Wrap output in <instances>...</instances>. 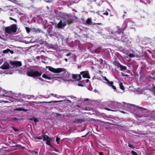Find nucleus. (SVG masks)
<instances>
[{
    "label": "nucleus",
    "mask_w": 155,
    "mask_h": 155,
    "mask_svg": "<svg viewBox=\"0 0 155 155\" xmlns=\"http://www.w3.org/2000/svg\"><path fill=\"white\" fill-rule=\"evenodd\" d=\"M18 28L15 24L11 25L10 26L6 27L5 29V33L11 34L16 32Z\"/></svg>",
    "instance_id": "f257e3e1"
},
{
    "label": "nucleus",
    "mask_w": 155,
    "mask_h": 155,
    "mask_svg": "<svg viewBox=\"0 0 155 155\" xmlns=\"http://www.w3.org/2000/svg\"><path fill=\"white\" fill-rule=\"evenodd\" d=\"M42 74V72H39L37 70H34L27 71L26 72V74L28 76L33 78L40 77Z\"/></svg>",
    "instance_id": "f03ea898"
},
{
    "label": "nucleus",
    "mask_w": 155,
    "mask_h": 155,
    "mask_svg": "<svg viewBox=\"0 0 155 155\" xmlns=\"http://www.w3.org/2000/svg\"><path fill=\"white\" fill-rule=\"evenodd\" d=\"M46 68L48 69V70L54 73H60L62 72L64 69H62V68H55L50 66H47Z\"/></svg>",
    "instance_id": "7ed1b4c3"
},
{
    "label": "nucleus",
    "mask_w": 155,
    "mask_h": 155,
    "mask_svg": "<svg viewBox=\"0 0 155 155\" xmlns=\"http://www.w3.org/2000/svg\"><path fill=\"white\" fill-rule=\"evenodd\" d=\"M64 18L67 21L68 25H70L74 23V19L71 16L69 15H66Z\"/></svg>",
    "instance_id": "20e7f679"
},
{
    "label": "nucleus",
    "mask_w": 155,
    "mask_h": 155,
    "mask_svg": "<svg viewBox=\"0 0 155 155\" xmlns=\"http://www.w3.org/2000/svg\"><path fill=\"white\" fill-rule=\"evenodd\" d=\"M81 75H82V77L84 78H87L90 79L91 78L89 74V72L88 71H82L80 73Z\"/></svg>",
    "instance_id": "39448f33"
},
{
    "label": "nucleus",
    "mask_w": 155,
    "mask_h": 155,
    "mask_svg": "<svg viewBox=\"0 0 155 155\" xmlns=\"http://www.w3.org/2000/svg\"><path fill=\"white\" fill-rule=\"evenodd\" d=\"M0 68L3 70H8L12 69V67L7 62H5L0 67Z\"/></svg>",
    "instance_id": "423d86ee"
},
{
    "label": "nucleus",
    "mask_w": 155,
    "mask_h": 155,
    "mask_svg": "<svg viewBox=\"0 0 155 155\" xmlns=\"http://www.w3.org/2000/svg\"><path fill=\"white\" fill-rule=\"evenodd\" d=\"M67 22L64 21L63 22L62 20H60L58 24L57 27L58 29L62 28L66 26Z\"/></svg>",
    "instance_id": "0eeeda50"
},
{
    "label": "nucleus",
    "mask_w": 155,
    "mask_h": 155,
    "mask_svg": "<svg viewBox=\"0 0 155 155\" xmlns=\"http://www.w3.org/2000/svg\"><path fill=\"white\" fill-rule=\"evenodd\" d=\"M10 64L12 66H14L16 67H20L22 65L21 61H11L9 62Z\"/></svg>",
    "instance_id": "6e6552de"
},
{
    "label": "nucleus",
    "mask_w": 155,
    "mask_h": 155,
    "mask_svg": "<svg viewBox=\"0 0 155 155\" xmlns=\"http://www.w3.org/2000/svg\"><path fill=\"white\" fill-rule=\"evenodd\" d=\"M72 78L75 81H79L81 79L82 77L80 74H72Z\"/></svg>",
    "instance_id": "1a4fd4ad"
},
{
    "label": "nucleus",
    "mask_w": 155,
    "mask_h": 155,
    "mask_svg": "<svg viewBox=\"0 0 155 155\" xmlns=\"http://www.w3.org/2000/svg\"><path fill=\"white\" fill-rule=\"evenodd\" d=\"M62 69H64V70L62 71V72H64V75H65V78H68L70 77L71 75L67 71L66 69L64 68H62Z\"/></svg>",
    "instance_id": "9d476101"
},
{
    "label": "nucleus",
    "mask_w": 155,
    "mask_h": 155,
    "mask_svg": "<svg viewBox=\"0 0 155 155\" xmlns=\"http://www.w3.org/2000/svg\"><path fill=\"white\" fill-rule=\"evenodd\" d=\"M43 134H44V133ZM42 137L43 138L44 141H46L48 140H51V138L46 135H43Z\"/></svg>",
    "instance_id": "9b49d317"
},
{
    "label": "nucleus",
    "mask_w": 155,
    "mask_h": 155,
    "mask_svg": "<svg viewBox=\"0 0 155 155\" xmlns=\"http://www.w3.org/2000/svg\"><path fill=\"white\" fill-rule=\"evenodd\" d=\"M113 64L115 66L117 67V68H120L121 65L119 62L117 61H114L113 62Z\"/></svg>",
    "instance_id": "f8f14e48"
},
{
    "label": "nucleus",
    "mask_w": 155,
    "mask_h": 155,
    "mask_svg": "<svg viewBox=\"0 0 155 155\" xmlns=\"http://www.w3.org/2000/svg\"><path fill=\"white\" fill-rule=\"evenodd\" d=\"M121 38H122V40L121 41L122 42H123L124 43H125L124 44V45H127V41L125 40L126 39V37L125 36H123Z\"/></svg>",
    "instance_id": "ddd939ff"
},
{
    "label": "nucleus",
    "mask_w": 155,
    "mask_h": 155,
    "mask_svg": "<svg viewBox=\"0 0 155 155\" xmlns=\"http://www.w3.org/2000/svg\"><path fill=\"white\" fill-rule=\"evenodd\" d=\"M42 77L45 79H46L48 80H51L53 78H51L47 75L45 74H44L42 76Z\"/></svg>",
    "instance_id": "4468645a"
},
{
    "label": "nucleus",
    "mask_w": 155,
    "mask_h": 155,
    "mask_svg": "<svg viewBox=\"0 0 155 155\" xmlns=\"http://www.w3.org/2000/svg\"><path fill=\"white\" fill-rule=\"evenodd\" d=\"M52 140H46V144L48 145H49L51 147H53V146L51 144V141Z\"/></svg>",
    "instance_id": "2eb2a0df"
},
{
    "label": "nucleus",
    "mask_w": 155,
    "mask_h": 155,
    "mask_svg": "<svg viewBox=\"0 0 155 155\" xmlns=\"http://www.w3.org/2000/svg\"><path fill=\"white\" fill-rule=\"evenodd\" d=\"M86 23L88 25H91L92 23V21L90 18H88L86 21Z\"/></svg>",
    "instance_id": "dca6fc26"
},
{
    "label": "nucleus",
    "mask_w": 155,
    "mask_h": 155,
    "mask_svg": "<svg viewBox=\"0 0 155 155\" xmlns=\"http://www.w3.org/2000/svg\"><path fill=\"white\" fill-rule=\"evenodd\" d=\"M120 68V70L121 71L126 70L127 69V67L126 66H123L121 64V65Z\"/></svg>",
    "instance_id": "f3484780"
},
{
    "label": "nucleus",
    "mask_w": 155,
    "mask_h": 155,
    "mask_svg": "<svg viewBox=\"0 0 155 155\" xmlns=\"http://www.w3.org/2000/svg\"><path fill=\"white\" fill-rule=\"evenodd\" d=\"M96 0H88L87 1V4L90 5L93 2H96Z\"/></svg>",
    "instance_id": "a211bd4d"
},
{
    "label": "nucleus",
    "mask_w": 155,
    "mask_h": 155,
    "mask_svg": "<svg viewBox=\"0 0 155 155\" xmlns=\"http://www.w3.org/2000/svg\"><path fill=\"white\" fill-rule=\"evenodd\" d=\"M119 86L121 90L123 91L124 90L125 88L124 85H123V84L122 83H120L119 84Z\"/></svg>",
    "instance_id": "6ab92c4d"
},
{
    "label": "nucleus",
    "mask_w": 155,
    "mask_h": 155,
    "mask_svg": "<svg viewBox=\"0 0 155 155\" xmlns=\"http://www.w3.org/2000/svg\"><path fill=\"white\" fill-rule=\"evenodd\" d=\"M31 120H33L35 123H36L39 122V120L36 118H35L34 117H32L30 119Z\"/></svg>",
    "instance_id": "aec40b11"
},
{
    "label": "nucleus",
    "mask_w": 155,
    "mask_h": 155,
    "mask_svg": "<svg viewBox=\"0 0 155 155\" xmlns=\"http://www.w3.org/2000/svg\"><path fill=\"white\" fill-rule=\"evenodd\" d=\"M106 83L110 86H111L114 84V82L113 81H110L108 82H106Z\"/></svg>",
    "instance_id": "412c9836"
},
{
    "label": "nucleus",
    "mask_w": 155,
    "mask_h": 155,
    "mask_svg": "<svg viewBox=\"0 0 155 155\" xmlns=\"http://www.w3.org/2000/svg\"><path fill=\"white\" fill-rule=\"evenodd\" d=\"M78 123L82 124L83 122L85 121L83 119H78Z\"/></svg>",
    "instance_id": "4be33fe9"
},
{
    "label": "nucleus",
    "mask_w": 155,
    "mask_h": 155,
    "mask_svg": "<svg viewBox=\"0 0 155 155\" xmlns=\"http://www.w3.org/2000/svg\"><path fill=\"white\" fill-rule=\"evenodd\" d=\"M10 51L9 49H7L6 50H4L3 53L4 54H7L9 53V51Z\"/></svg>",
    "instance_id": "5701e85b"
},
{
    "label": "nucleus",
    "mask_w": 155,
    "mask_h": 155,
    "mask_svg": "<svg viewBox=\"0 0 155 155\" xmlns=\"http://www.w3.org/2000/svg\"><path fill=\"white\" fill-rule=\"evenodd\" d=\"M35 139H38V140H41L42 139V135L41 136L39 137H34Z\"/></svg>",
    "instance_id": "b1692460"
},
{
    "label": "nucleus",
    "mask_w": 155,
    "mask_h": 155,
    "mask_svg": "<svg viewBox=\"0 0 155 155\" xmlns=\"http://www.w3.org/2000/svg\"><path fill=\"white\" fill-rule=\"evenodd\" d=\"M60 138L59 137H57L56 138V140L58 144H59L60 143Z\"/></svg>",
    "instance_id": "393cba45"
},
{
    "label": "nucleus",
    "mask_w": 155,
    "mask_h": 155,
    "mask_svg": "<svg viewBox=\"0 0 155 155\" xmlns=\"http://www.w3.org/2000/svg\"><path fill=\"white\" fill-rule=\"evenodd\" d=\"M13 147H17V148L20 149L21 148V147H22V146L20 144H16L14 146H13Z\"/></svg>",
    "instance_id": "a878e982"
},
{
    "label": "nucleus",
    "mask_w": 155,
    "mask_h": 155,
    "mask_svg": "<svg viewBox=\"0 0 155 155\" xmlns=\"http://www.w3.org/2000/svg\"><path fill=\"white\" fill-rule=\"evenodd\" d=\"M153 87L152 88V91L153 92L154 95H155V86L153 85Z\"/></svg>",
    "instance_id": "bb28decb"
},
{
    "label": "nucleus",
    "mask_w": 155,
    "mask_h": 155,
    "mask_svg": "<svg viewBox=\"0 0 155 155\" xmlns=\"http://www.w3.org/2000/svg\"><path fill=\"white\" fill-rule=\"evenodd\" d=\"M131 153L133 155H137V153L134 151L132 150L131 151Z\"/></svg>",
    "instance_id": "cd10ccee"
},
{
    "label": "nucleus",
    "mask_w": 155,
    "mask_h": 155,
    "mask_svg": "<svg viewBox=\"0 0 155 155\" xmlns=\"http://www.w3.org/2000/svg\"><path fill=\"white\" fill-rule=\"evenodd\" d=\"M38 149L36 148V149H35L34 150H32V152H33L35 153L36 154H38Z\"/></svg>",
    "instance_id": "c85d7f7f"
},
{
    "label": "nucleus",
    "mask_w": 155,
    "mask_h": 155,
    "mask_svg": "<svg viewBox=\"0 0 155 155\" xmlns=\"http://www.w3.org/2000/svg\"><path fill=\"white\" fill-rule=\"evenodd\" d=\"M26 31L27 33H29L30 31V29L28 27H26Z\"/></svg>",
    "instance_id": "c756f323"
},
{
    "label": "nucleus",
    "mask_w": 155,
    "mask_h": 155,
    "mask_svg": "<svg viewBox=\"0 0 155 155\" xmlns=\"http://www.w3.org/2000/svg\"><path fill=\"white\" fill-rule=\"evenodd\" d=\"M111 87L114 89V91H116V90H117L116 88L114 86L112 85Z\"/></svg>",
    "instance_id": "7c9ffc66"
},
{
    "label": "nucleus",
    "mask_w": 155,
    "mask_h": 155,
    "mask_svg": "<svg viewBox=\"0 0 155 155\" xmlns=\"http://www.w3.org/2000/svg\"><path fill=\"white\" fill-rule=\"evenodd\" d=\"M22 108H17L14 109L15 111H22Z\"/></svg>",
    "instance_id": "2f4dec72"
},
{
    "label": "nucleus",
    "mask_w": 155,
    "mask_h": 155,
    "mask_svg": "<svg viewBox=\"0 0 155 155\" xmlns=\"http://www.w3.org/2000/svg\"><path fill=\"white\" fill-rule=\"evenodd\" d=\"M129 56L130 57H134L135 56L134 55V54L132 53L130 54L129 55Z\"/></svg>",
    "instance_id": "473e14b6"
},
{
    "label": "nucleus",
    "mask_w": 155,
    "mask_h": 155,
    "mask_svg": "<svg viewBox=\"0 0 155 155\" xmlns=\"http://www.w3.org/2000/svg\"><path fill=\"white\" fill-rule=\"evenodd\" d=\"M104 80L105 81H106V82H108L109 81L107 79V78L106 77H104Z\"/></svg>",
    "instance_id": "72a5a7b5"
},
{
    "label": "nucleus",
    "mask_w": 155,
    "mask_h": 155,
    "mask_svg": "<svg viewBox=\"0 0 155 155\" xmlns=\"http://www.w3.org/2000/svg\"><path fill=\"white\" fill-rule=\"evenodd\" d=\"M9 18L11 20H13V21H14L15 22H17V20L15 19H14L13 18H12V17H10Z\"/></svg>",
    "instance_id": "f704fd0d"
},
{
    "label": "nucleus",
    "mask_w": 155,
    "mask_h": 155,
    "mask_svg": "<svg viewBox=\"0 0 155 155\" xmlns=\"http://www.w3.org/2000/svg\"><path fill=\"white\" fill-rule=\"evenodd\" d=\"M12 128L13 129V130H14L15 131H18V129H16L14 127H12Z\"/></svg>",
    "instance_id": "c9c22d12"
},
{
    "label": "nucleus",
    "mask_w": 155,
    "mask_h": 155,
    "mask_svg": "<svg viewBox=\"0 0 155 155\" xmlns=\"http://www.w3.org/2000/svg\"><path fill=\"white\" fill-rule=\"evenodd\" d=\"M128 146L129 147L133 148L134 147L130 143H128Z\"/></svg>",
    "instance_id": "e433bc0d"
},
{
    "label": "nucleus",
    "mask_w": 155,
    "mask_h": 155,
    "mask_svg": "<svg viewBox=\"0 0 155 155\" xmlns=\"http://www.w3.org/2000/svg\"><path fill=\"white\" fill-rule=\"evenodd\" d=\"M89 81V79H87V80H84L83 81H82L81 82H84L85 81L86 83H87Z\"/></svg>",
    "instance_id": "4c0bfd02"
},
{
    "label": "nucleus",
    "mask_w": 155,
    "mask_h": 155,
    "mask_svg": "<svg viewBox=\"0 0 155 155\" xmlns=\"http://www.w3.org/2000/svg\"><path fill=\"white\" fill-rule=\"evenodd\" d=\"M12 120H15L16 121H17L18 120H19L16 117H14L13 118H12Z\"/></svg>",
    "instance_id": "58836bf2"
},
{
    "label": "nucleus",
    "mask_w": 155,
    "mask_h": 155,
    "mask_svg": "<svg viewBox=\"0 0 155 155\" xmlns=\"http://www.w3.org/2000/svg\"><path fill=\"white\" fill-rule=\"evenodd\" d=\"M73 123H78V119H76L73 122Z\"/></svg>",
    "instance_id": "ea45409f"
},
{
    "label": "nucleus",
    "mask_w": 155,
    "mask_h": 155,
    "mask_svg": "<svg viewBox=\"0 0 155 155\" xmlns=\"http://www.w3.org/2000/svg\"><path fill=\"white\" fill-rule=\"evenodd\" d=\"M78 86H79L81 87H83L84 86L83 84H80V83L78 84Z\"/></svg>",
    "instance_id": "a19ab883"
},
{
    "label": "nucleus",
    "mask_w": 155,
    "mask_h": 155,
    "mask_svg": "<svg viewBox=\"0 0 155 155\" xmlns=\"http://www.w3.org/2000/svg\"><path fill=\"white\" fill-rule=\"evenodd\" d=\"M22 111H23L25 112H27L28 111V110L25 109L23 108H22Z\"/></svg>",
    "instance_id": "79ce46f5"
},
{
    "label": "nucleus",
    "mask_w": 155,
    "mask_h": 155,
    "mask_svg": "<svg viewBox=\"0 0 155 155\" xmlns=\"http://www.w3.org/2000/svg\"><path fill=\"white\" fill-rule=\"evenodd\" d=\"M129 21H130V20L129 19H126L124 23L126 24V23H127Z\"/></svg>",
    "instance_id": "37998d69"
},
{
    "label": "nucleus",
    "mask_w": 155,
    "mask_h": 155,
    "mask_svg": "<svg viewBox=\"0 0 155 155\" xmlns=\"http://www.w3.org/2000/svg\"><path fill=\"white\" fill-rule=\"evenodd\" d=\"M104 15H108L109 14L108 12H106L105 13H104L103 14Z\"/></svg>",
    "instance_id": "c03bdc74"
},
{
    "label": "nucleus",
    "mask_w": 155,
    "mask_h": 155,
    "mask_svg": "<svg viewBox=\"0 0 155 155\" xmlns=\"http://www.w3.org/2000/svg\"><path fill=\"white\" fill-rule=\"evenodd\" d=\"M10 52L11 54H13L14 53V51L13 50H11L10 49V51H9V52Z\"/></svg>",
    "instance_id": "a18cd8bd"
},
{
    "label": "nucleus",
    "mask_w": 155,
    "mask_h": 155,
    "mask_svg": "<svg viewBox=\"0 0 155 155\" xmlns=\"http://www.w3.org/2000/svg\"><path fill=\"white\" fill-rule=\"evenodd\" d=\"M105 109L106 110H108V111H113V110H112L110 109H109L107 108H105Z\"/></svg>",
    "instance_id": "49530a36"
},
{
    "label": "nucleus",
    "mask_w": 155,
    "mask_h": 155,
    "mask_svg": "<svg viewBox=\"0 0 155 155\" xmlns=\"http://www.w3.org/2000/svg\"><path fill=\"white\" fill-rule=\"evenodd\" d=\"M52 101H50L48 102H42V103H52Z\"/></svg>",
    "instance_id": "de8ad7c7"
},
{
    "label": "nucleus",
    "mask_w": 155,
    "mask_h": 155,
    "mask_svg": "<svg viewBox=\"0 0 155 155\" xmlns=\"http://www.w3.org/2000/svg\"><path fill=\"white\" fill-rule=\"evenodd\" d=\"M71 53L70 52V53H68V54H66V55L67 56H70V55H71Z\"/></svg>",
    "instance_id": "09e8293b"
},
{
    "label": "nucleus",
    "mask_w": 155,
    "mask_h": 155,
    "mask_svg": "<svg viewBox=\"0 0 155 155\" xmlns=\"http://www.w3.org/2000/svg\"><path fill=\"white\" fill-rule=\"evenodd\" d=\"M94 25H102V24L101 23H94Z\"/></svg>",
    "instance_id": "8fccbe9b"
},
{
    "label": "nucleus",
    "mask_w": 155,
    "mask_h": 155,
    "mask_svg": "<svg viewBox=\"0 0 155 155\" xmlns=\"http://www.w3.org/2000/svg\"><path fill=\"white\" fill-rule=\"evenodd\" d=\"M89 134V132L87 133L84 136H82V137H85L87 135Z\"/></svg>",
    "instance_id": "3c124183"
},
{
    "label": "nucleus",
    "mask_w": 155,
    "mask_h": 155,
    "mask_svg": "<svg viewBox=\"0 0 155 155\" xmlns=\"http://www.w3.org/2000/svg\"><path fill=\"white\" fill-rule=\"evenodd\" d=\"M99 155H103V153L102 152H100L99 153Z\"/></svg>",
    "instance_id": "603ef678"
},
{
    "label": "nucleus",
    "mask_w": 155,
    "mask_h": 155,
    "mask_svg": "<svg viewBox=\"0 0 155 155\" xmlns=\"http://www.w3.org/2000/svg\"><path fill=\"white\" fill-rule=\"evenodd\" d=\"M3 61L2 60L0 59V65H1Z\"/></svg>",
    "instance_id": "864d4df0"
},
{
    "label": "nucleus",
    "mask_w": 155,
    "mask_h": 155,
    "mask_svg": "<svg viewBox=\"0 0 155 155\" xmlns=\"http://www.w3.org/2000/svg\"><path fill=\"white\" fill-rule=\"evenodd\" d=\"M122 75L123 76H126L127 77H128V75H127V74H125V75H123V74H122Z\"/></svg>",
    "instance_id": "5fc2aeb1"
},
{
    "label": "nucleus",
    "mask_w": 155,
    "mask_h": 155,
    "mask_svg": "<svg viewBox=\"0 0 155 155\" xmlns=\"http://www.w3.org/2000/svg\"><path fill=\"white\" fill-rule=\"evenodd\" d=\"M97 14L99 15H100V12L98 11V12H96Z\"/></svg>",
    "instance_id": "6e6d98bb"
},
{
    "label": "nucleus",
    "mask_w": 155,
    "mask_h": 155,
    "mask_svg": "<svg viewBox=\"0 0 155 155\" xmlns=\"http://www.w3.org/2000/svg\"><path fill=\"white\" fill-rule=\"evenodd\" d=\"M21 148L22 149V150H23L24 149H25V147H22H22H21Z\"/></svg>",
    "instance_id": "4d7b16f0"
},
{
    "label": "nucleus",
    "mask_w": 155,
    "mask_h": 155,
    "mask_svg": "<svg viewBox=\"0 0 155 155\" xmlns=\"http://www.w3.org/2000/svg\"><path fill=\"white\" fill-rule=\"evenodd\" d=\"M38 31H39V32H41V29H38Z\"/></svg>",
    "instance_id": "13d9d810"
},
{
    "label": "nucleus",
    "mask_w": 155,
    "mask_h": 155,
    "mask_svg": "<svg viewBox=\"0 0 155 155\" xmlns=\"http://www.w3.org/2000/svg\"><path fill=\"white\" fill-rule=\"evenodd\" d=\"M53 102L54 103H56L57 102V101H53Z\"/></svg>",
    "instance_id": "bf43d9fd"
},
{
    "label": "nucleus",
    "mask_w": 155,
    "mask_h": 155,
    "mask_svg": "<svg viewBox=\"0 0 155 155\" xmlns=\"http://www.w3.org/2000/svg\"><path fill=\"white\" fill-rule=\"evenodd\" d=\"M0 38L2 39H3L2 38V37L1 36H0Z\"/></svg>",
    "instance_id": "052dcab7"
},
{
    "label": "nucleus",
    "mask_w": 155,
    "mask_h": 155,
    "mask_svg": "<svg viewBox=\"0 0 155 155\" xmlns=\"http://www.w3.org/2000/svg\"><path fill=\"white\" fill-rule=\"evenodd\" d=\"M65 60L67 61L68 60L67 59H65Z\"/></svg>",
    "instance_id": "680f3d73"
},
{
    "label": "nucleus",
    "mask_w": 155,
    "mask_h": 155,
    "mask_svg": "<svg viewBox=\"0 0 155 155\" xmlns=\"http://www.w3.org/2000/svg\"><path fill=\"white\" fill-rule=\"evenodd\" d=\"M99 72H101V71H99Z\"/></svg>",
    "instance_id": "e2e57ef3"
},
{
    "label": "nucleus",
    "mask_w": 155,
    "mask_h": 155,
    "mask_svg": "<svg viewBox=\"0 0 155 155\" xmlns=\"http://www.w3.org/2000/svg\"><path fill=\"white\" fill-rule=\"evenodd\" d=\"M122 74L124 75V74H123V73H122Z\"/></svg>",
    "instance_id": "0e129e2a"
},
{
    "label": "nucleus",
    "mask_w": 155,
    "mask_h": 155,
    "mask_svg": "<svg viewBox=\"0 0 155 155\" xmlns=\"http://www.w3.org/2000/svg\"><path fill=\"white\" fill-rule=\"evenodd\" d=\"M139 108H142V107H139Z\"/></svg>",
    "instance_id": "69168bd1"
},
{
    "label": "nucleus",
    "mask_w": 155,
    "mask_h": 155,
    "mask_svg": "<svg viewBox=\"0 0 155 155\" xmlns=\"http://www.w3.org/2000/svg\"><path fill=\"white\" fill-rule=\"evenodd\" d=\"M141 1V0H140V1Z\"/></svg>",
    "instance_id": "338daca9"
}]
</instances>
